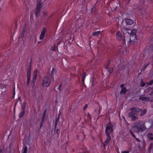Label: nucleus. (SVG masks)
<instances>
[{"mask_svg":"<svg viewBox=\"0 0 153 153\" xmlns=\"http://www.w3.org/2000/svg\"><path fill=\"white\" fill-rule=\"evenodd\" d=\"M121 153H130V151H122L121 152Z\"/></svg>","mask_w":153,"mask_h":153,"instance_id":"33","label":"nucleus"},{"mask_svg":"<svg viewBox=\"0 0 153 153\" xmlns=\"http://www.w3.org/2000/svg\"><path fill=\"white\" fill-rule=\"evenodd\" d=\"M130 133L131 135L132 136L133 138L135 139L138 142H140V140L138 138H137L135 135L133 133L132 131L131 130H130Z\"/></svg>","mask_w":153,"mask_h":153,"instance_id":"18","label":"nucleus"},{"mask_svg":"<svg viewBox=\"0 0 153 153\" xmlns=\"http://www.w3.org/2000/svg\"><path fill=\"white\" fill-rule=\"evenodd\" d=\"M40 100H41V99H39V97H38L37 100V105H40L39 103H40Z\"/></svg>","mask_w":153,"mask_h":153,"instance_id":"32","label":"nucleus"},{"mask_svg":"<svg viewBox=\"0 0 153 153\" xmlns=\"http://www.w3.org/2000/svg\"><path fill=\"white\" fill-rule=\"evenodd\" d=\"M125 21L127 25H131L133 24L134 22L133 20L129 19H125Z\"/></svg>","mask_w":153,"mask_h":153,"instance_id":"13","label":"nucleus"},{"mask_svg":"<svg viewBox=\"0 0 153 153\" xmlns=\"http://www.w3.org/2000/svg\"><path fill=\"white\" fill-rule=\"evenodd\" d=\"M140 114V116H142L145 115L146 112V109H143L142 111V110Z\"/></svg>","mask_w":153,"mask_h":153,"instance_id":"22","label":"nucleus"},{"mask_svg":"<svg viewBox=\"0 0 153 153\" xmlns=\"http://www.w3.org/2000/svg\"><path fill=\"white\" fill-rule=\"evenodd\" d=\"M152 107H153V105H152Z\"/></svg>","mask_w":153,"mask_h":153,"instance_id":"45","label":"nucleus"},{"mask_svg":"<svg viewBox=\"0 0 153 153\" xmlns=\"http://www.w3.org/2000/svg\"><path fill=\"white\" fill-rule=\"evenodd\" d=\"M31 61L29 63V68H27V82L26 84L27 86H29L30 83L31 76Z\"/></svg>","mask_w":153,"mask_h":153,"instance_id":"6","label":"nucleus"},{"mask_svg":"<svg viewBox=\"0 0 153 153\" xmlns=\"http://www.w3.org/2000/svg\"><path fill=\"white\" fill-rule=\"evenodd\" d=\"M153 147V143H151L149 145V148L150 150Z\"/></svg>","mask_w":153,"mask_h":153,"instance_id":"31","label":"nucleus"},{"mask_svg":"<svg viewBox=\"0 0 153 153\" xmlns=\"http://www.w3.org/2000/svg\"><path fill=\"white\" fill-rule=\"evenodd\" d=\"M37 72L36 70H35L33 76L32 80L31 82V85L33 87L34 86V84L36 82V79L37 77Z\"/></svg>","mask_w":153,"mask_h":153,"instance_id":"7","label":"nucleus"},{"mask_svg":"<svg viewBox=\"0 0 153 153\" xmlns=\"http://www.w3.org/2000/svg\"><path fill=\"white\" fill-rule=\"evenodd\" d=\"M146 128L145 122L141 120L135 123L131 128V129L134 132L138 134L144 131Z\"/></svg>","mask_w":153,"mask_h":153,"instance_id":"2","label":"nucleus"},{"mask_svg":"<svg viewBox=\"0 0 153 153\" xmlns=\"http://www.w3.org/2000/svg\"><path fill=\"white\" fill-rule=\"evenodd\" d=\"M19 98H20V97H19Z\"/></svg>","mask_w":153,"mask_h":153,"instance_id":"44","label":"nucleus"},{"mask_svg":"<svg viewBox=\"0 0 153 153\" xmlns=\"http://www.w3.org/2000/svg\"><path fill=\"white\" fill-rule=\"evenodd\" d=\"M88 117H90V116L89 113H88Z\"/></svg>","mask_w":153,"mask_h":153,"instance_id":"38","label":"nucleus"},{"mask_svg":"<svg viewBox=\"0 0 153 153\" xmlns=\"http://www.w3.org/2000/svg\"><path fill=\"white\" fill-rule=\"evenodd\" d=\"M57 71L56 68H53L52 69L51 71V78H53L54 77V76L56 74V72Z\"/></svg>","mask_w":153,"mask_h":153,"instance_id":"15","label":"nucleus"},{"mask_svg":"<svg viewBox=\"0 0 153 153\" xmlns=\"http://www.w3.org/2000/svg\"><path fill=\"white\" fill-rule=\"evenodd\" d=\"M47 29L46 27H44L40 35L39 36V39L41 40H43L45 36V34L46 33Z\"/></svg>","mask_w":153,"mask_h":153,"instance_id":"11","label":"nucleus"},{"mask_svg":"<svg viewBox=\"0 0 153 153\" xmlns=\"http://www.w3.org/2000/svg\"><path fill=\"white\" fill-rule=\"evenodd\" d=\"M152 94H153V91H152L151 92L150 94H149V95H152Z\"/></svg>","mask_w":153,"mask_h":153,"instance_id":"37","label":"nucleus"},{"mask_svg":"<svg viewBox=\"0 0 153 153\" xmlns=\"http://www.w3.org/2000/svg\"><path fill=\"white\" fill-rule=\"evenodd\" d=\"M18 41L19 42V39H18Z\"/></svg>","mask_w":153,"mask_h":153,"instance_id":"42","label":"nucleus"},{"mask_svg":"<svg viewBox=\"0 0 153 153\" xmlns=\"http://www.w3.org/2000/svg\"><path fill=\"white\" fill-rule=\"evenodd\" d=\"M25 30H24V31H23V34H24L25 33Z\"/></svg>","mask_w":153,"mask_h":153,"instance_id":"40","label":"nucleus"},{"mask_svg":"<svg viewBox=\"0 0 153 153\" xmlns=\"http://www.w3.org/2000/svg\"><path fill=\"white\" fill-rule=\"evenodd\" d=\"M86 73H84L82 76V82L83 83H84V82L85 78H86Z\"/></svg>","mask_w":153,"mask_h":153,"instance_id":"24","label":"nucleus"},{"mask_svg":"<svg viewBox=\"0 0 153 153\" xmlns=\"http://www.w3.org/2000/svg\"><path fill=\"white\" fill-rule=\"evenodd\" d=\"M147 137L150 140H153V134L152 133H149L147 135Z\"/></svg>","mask_w":153,"mask_h":153,"instance_id":"16","label":"nucleus"},{"mask_svg":"<svg viewBox=\"0 0 153 153\" xmlns=\"http://www.w3.org/2000/svg\"><path fill=\"white\" fill-rule=\"evenodd\" d=\"M107 70L110 73H112L113 72L114 69L113 68H108Z\"/></svg>","mask_w":153,"mask_h":153,"instance_id":"25","label":"nucleus"},{"mask_svg":"<svg viewBox=\"0 0 153 153\" xmlns=\"http://www.w3.org/2000/svg\"><path fill=\"white\" fill-rule=\"evenodd\" d=\"M47 112V110H45L44 111V112L43 113L42 117V119L41 120V122L40 123V128H41L42 127L44 123L45 122V117H46V114Z\"/></svg>","mask_w":153,"mask_h":153,"instance_id":"8","label":"nucleus"},{"mask_svg":"<svg viewBox=\"0 0 153 153\" xmlns=\"http://www.w3.org/2000/svg\"><path fill=\"white\" fill-rule=\"evenodd\" d=\"M142 109L138 108L133 107L131 109V111L128 113V117L131 118L132 121L136 120L137 118L138 113L142 111Z\"/></svg>","mask_w":153,"mask_h":153,"instance_id":"4","label":"nucleus"},{"mask_svg":"<svg viewBox=\"0 0 153 153\" xmlns=\"http://www.w3.org/2000/svg\"><path fill=\"white\" fill-rule=\"evenodd\" d=\"M26 106V103L25 102H24L22 104V111L20 113V118L22 117L24 114L25 112V109Z\"/></svg>","mask_w":153,"mask_h":153,"instance_id":"9","label":"nucleus"},{"mask_svg":"<svg viewBox=\"0 0 153 153\" xmlns=\"http://www.w3.org/2000/svg\"><path fill=\"white\" fill-rule=\"evenodd\" d=\"M140 84L142 87H143L146 85V83L142 80H141L140 82Z\"/></svg>","mask_w":153,"mask_h":153,"instance_id":"28","label":"nucleus"},{"mask_svg":"<svg viewBox=\"0 0 153 153\" xmlns=\"http://www.w3.org/2000/svg\"><path fill=\"white\" fill-rule=\"evenodd\" d=\"M150 62H149V63L144 64L142 68L141 69V71H143L146 69L147 67L150 64Z\"/></svg>","mask_w":153,"mask_h":153,"instance_id":"23","label":"nucleus"},{"mask_svg":"<svg viewBox=\"0 0 153 153\" xmlns=\"http://www.w3.org/2000/svg\"><path fill=\"white\" fill-rule=\"evenodd\" d=\"M56 46L55 44L54 46L53 47H52L51 49L52 51H56Z\"/></svg>","mask_w":153,"mask_h":153,"instance_id":"30","label":"nucleus"},{"mask_svg":"<svg viewBox=\"0 0 153 153\" xmlns=\"http://www.w3.org/2000/svg\"><path fill=\"white\" fill-rule=\"evenodd\" d=\"M42 4V2L41 0H38L36 7V9L40 10Z\"/></svg>","mask_w":153,"mask_h":153,"instance_id":"14","label":"nucleus"},{"mask_svg":"<svg viewBox=\"0 0 153 153\" xmlns=\"http://www.w3.org/2000/svg\"><path fill=\"white\" fill-rule=\"evenodd\" d=\"M111 63V61L109 59L108 60V62L105 64L104 65V67L107 70L109 67V66H110Z\"/></svg>","mask_w":153,"mask_h":153,"instance_id":"17","label":"nucleus"},{"mask_svg":"<svg viewBox=\"0 0 153 153\" xmlns=\"http://www.w3.org/2000/svg\"><path fill=\"white\" fill-rule=\"evenodd\" d=\"M125 85V84H121L120 85V87L121 88V90L120 92V94H125L128 91L126 88L124 86Z\"/></svg>","mask_w":153,"mask_h":153,"instance_id":"12","label":"nucleus"},{"mask_svg":"<svg viewBox=\"0 0 153 153\" xmlns=\"http://www.w3.org/2000/svg\"><path fill=\"white\" fill-rule=\"evenodd\" d=\"M51 79L49 77L47 76H44L42 78V85L43 87H48L50 84Z\"/></svg>","mask_w":153,"mask_h":153,"instance_id":"5","label":"nucleus"},{"mask_svg":"<svg viewBox=\"0 0 153 153\" xmlns=\"http://www.w3.org/2000/svg\"><path fill=\"white\" fill-rule=\"evenodd\" d=\"M150 95L151 96L149 97V102H153V94H152V95Z\"/></svg>","mask_w":153,"mask_h":153,"instance_id":"29","label":"nucleus"},{"mask_svg":"<svg viewBox=\"0 0 153 153\" xmlns=\"http://www.w3.org/2000/svg\"><path fill=\"white\" fill-rule=\"evenodd\" d=\"M35 16H36V17H38L39 16V14L40 12V9H36L35 10Z\"/></svg>","mask_w":153,"mask_h":153,"instance_id":"20","label":"nucleus"},{"mask_svg":"<svg viewBox=\"0 0 153 153\" xmlns=\"http://www.w3.org/2000/svg\"><path fill=\"white\" fill-rule=\"evenodd\" d=\"M59 129H57L56 130V133L58 134H59Z\"/></svg>","mask_w":153,"mask_h":153,"instance_id":"35","label":"nucleus"},{"mask_svg":"<svg viewBox=\"0 0 153 153\" xmlns=\"http://www.w3.org/2000/svg\"><path fill=\"white\" fill-rule=\"evenodd\" d=\"M59 115L58 116V118L56 119L54 124V131H55L56 129V128L57 126V124H58V122L59 120Z\"/></svg>","mask_w":153,"mask_h":153,"instance_id":"19","label":"nucleus"},{"mask_svg":"<svg viewBox=\"0 0 153 153\" xmlns=\"http://www.w3.org/2000/svg\"><path fill=\"white\" fill-rule=\"evenodd\" d=\"M27 146H25L23 149V153H27Z\"/></svg>","mask_w":153,"mask_h":153,"instance_id":"27","label":"nucleus"},{"mask_svg":"<svg viewBox=\"0 0 153 153\" xmlns=\"http://www.w3.org/2000/svg\"><path fill=\"white\" fill-rule=\"evenodd\" d=\"M62 87V84H61L58 87V89L59 90H60V88Z\"/></svg>","mask_w":153,"mask_h":153,"instance_id":"36","label":"nucleus"},{"mask_svg":"<svg viewBox=\"0 0 153 153\" xmlns=\"http://www.w3.org/2000/svg\"><path fill=\"white\" fill-rule=\"evenodd\" d=\"M99 113H100V109L99 110Z\"/></svg>","mask_w":153,"mask_h":153,"instance_id":"41","label":"nucleus"},{"mask_svg":"<svg viewBox=\"0 0 153 153\" xmlns=\"http://www.w3.org/2000/svg\"><path fill=\"white\" fill-rule=\"evenodd\" d=\"M18 100H17V101H18L19 100V97H18Z\"/></svg>","mask_w":153,"mask_h":153,"instance_id":"39","label":"nucleus"},{"mask_svg":"<svg viewBox=\"0 0 153 153\" xmlns=\"http://www.w3.org/2000/svg\"><path fill=\"white\" fill-rule=\"evenodd\" d=\"M31 16H32V14H31L30 15V17H31Z\"/></svg>","mask_w":153,"mask_h":153,"instance_id":"43","label":"nucleus"},{"mask_svg":"<svg viewBox=\"0 0 153 153\" xmlns=\"http://www.w3.org/2000/svg\"><path fill=\"white\" fill-rule=\"evenodd\" d=\"M88 106V104H86L85 105V106L83 107V110L84 111L86 109V108H87Z\"/></svg>","mask_w":153,"mask_h":153,"instance_id":"34","label":"nucleus"},{"mask_svg":"<svg viewBox=\"0 0 153 153\" xmlns=\"http://www.w3.org/2000/svg\"><path fill=\"white\" fill-rule=\"evenodd\" d=\"M114 131L113 126L111 125V123H108V124L106 127L105 129V133L106 134V138L103 143V146L104 148L108 145L111 139V137L110 134L113 133Z\"/></svg>","mask_w":153,"mask_h":153,"instance_id":"3","label":"nucleus"},{"mask_svg":"<svg viewBox=\"0 0 153 153\" xmlns=\"http://www.w3.org/2000/svg\"><path fill=\"white\" fill-rule=\"evenodd\" d=\"M146 83L147 84V86L149 85H152L153 84V80H150L149 83L147 82H146Z\"/></svg>","mask_w":153,"mask_h":153,"instance_id":"26","label":"nucleus"},{"mask_svg":"<svg viewBox=\"0 0 153 153\" xmlns=\"http://www.w3.org/2000/svg\"><path fill=\"white\" fill-rule=\"evenodd\" d=\"M139 99L141 100L143 102H149V97H145L144 95L140 96Z\"/></svg>","mask_w":153,"mask_h":153,"instance_id":"10","label":"nucleus"},{"mask_svg":"<svg viewBox=\"0 0 153 153\" xmlns=\"http://www.w3.org/2000/svg\"><path fill=\"white\" fill-rule=\"evenodd\" d=\"M101 33V32L100 31H94L92 33V35L94 36H98L99 34Z\"/></svg>","mask_w":153,"mask_h":153,"instance_id":"21","label":"nucleus"},{"mask_svg":"<svg viewBox=\"0 0 153 153\" xmlns=\"http://www.w3.org/2000/svg\"><path fill=\"white\" fill-rule=\"evenodd\" d=\"M122 29L124 34V36H123L121 33L118 31L116 33V37L117 40L122 41L123 44H126V39H125V35L128 36V39L127 40L128 46H129L131 42L133 43L136 42L137 38L136 33L137 30L135 29H133L131 30L130 28H127L126 26H124Z\"/></svg>","mask_w":153,"mask_h":153,"instance_id":"1","label":"nucleus"}]
</instances>
